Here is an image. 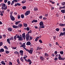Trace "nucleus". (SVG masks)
<instances>
[{"label":"nucleus","mask_w":65,"mask_h":65,"mask_svg":"<svg viewBox=\"0 0 65 65\" xmlns=\"http://www.w3.org/2000/svg\"><path fill=\"white\" fill-rule=\"evenodd\" d=\"M10 17L11 19L12 20V21H14V20H15V18H14V17L12 15H10Z\"/></svg>","instance_id":"nucleus-7"},{"label":"nucleus","mask_w":65,"mask_h":65,"mask_svg":"<svg viewBox=\"0 0 65 65\" xmlns=\"http://www.w3.org/2000/svg\"><path fill=\"white\" fill-rule=\"evenodd\" d=\"M17 2V0H14L13 1H12V3H11V5H13V4H14V2Z\"/></svg>","instance_id":"nucleus-9"},{"label":"nucleus","mask_w":65,"mask_h":65,"mask_svg":"<svg viewBox=\"0 0 65 65\" xmlns=\"http://www.w3.org/2000/svg\"><path fill=\"white\" fill-rule=\"evenodd\" d=\"M39 38V37H37L35 39V41H38V39Z\"/></svg>","instance_id":"nucleus-26"},{"label":"nucleus","mask_w":65,"mask_h":65,"mask_svg":"<svg viewBox=\"0 0 65 65\" xmlns=\"http://www.w3.org/2000/svg\"><path fill=\"white\" fill-rule=\"evenodd\" d=\"M18 19H20V15H18Z\"/></svg>","instance_id":"nucleus-56"},{"label":"nucleus","mask_w":65,"mask_h":65,"mask_svg":"<svg viewBox=\"0 0 65 65\" xmlns=\"http://www.w3.org/2000/svg\"><path fill=\"white\" fill-rule=\"evenodd\" d=\"M61 5H63V6H64L65 4V2H62L61 3Z\"/></svg>","instance_id":"nucleus-35"},{"label":"nucleus","mask_w":65,"mask_h":65,"mask_svg":"<svg viewBox=\"0 0 65 65\" xmlns=\"http://www.w3.org/2000/svg\"><path fill=\"white\" fill-rule=\"evenodd\" d=\"M34 10L35 11H37V10H38V9L36 8H34Z\"/></svg>","instance_id":"nucleus-36"},{"label":"nucleus","mask_w":65,"mask_h":65,"mask_svg":"<svg viewBox=\"0 0 65 65\" xmlns=\"http://www.w3.org/2000/svg\"><path fill=\"white\" fill-rule=\"evenodd\" d=\"M48 46L49 47H52V44H48Z\"/></svg>","instance_id":"nucleus-24"},{"label":"nucleus","mask_w":65,"mask_h":65,"mask_svg":"<svg viewBox=\"0 0 65 65\" xmlns=\"http://www.w3.org/2000/svg\"><path fill=\"white\" fill-rule=\"evenodd\" d=\"M26 8V7L25 6H23L22 7V9H25Z\"/></svg>","instance_id":"nucleus-42"},{"label":"nucleus","mask_w":65,"mask_h":65,"mask_svg":"<svg viewBox=\"0 0 65 65\" xmlns=\"http://www.w3.org/2000/svg\"><path fill=\"white\" fill-rule=\"evenodd\" d=\"M21 21H18L17 22H15V25H17L18 24H19V23H20V22H21Z\"/></svg>","instance_id":"nucleus-17"},{"label":"nucleus","mask_w":65,"mask_h":65,"mask_svg":"<svg viewBox=\"0 0 65 65\" xmlns=\"http://www.w3.org/2000/svg\"><path fill=\"white\" fill-rule=\"evenodd\" d=\"M44 55L45 56H46V57H49V55H48V54L46 53H45Z\"/></svg>","instance_id":"nucleus-31"},{"label":"nucleus","mask_w":65,"mask_h":65,"mask_svg":"<svg viewBox=\"0 0 65 65\" xmlns=\"http://www.w3.org/2000/svg\"><path fill=\"white\" fill-rule=\"evenodd\" d=\"M21 18H22V19L24 18V14H22L21 15Z\"/></svg>","instance_id":"nucleus-44"},{"label":"nucleus","mask_w":65,"mask_h":65,"mask_svg":"<svg viewBox=\"0 0 65 65\" xmlns=\"http://www.w3.org/2000/svg\"><path fill=\"white\" fill-rule=\"evenodd\" d=\"M31 42L30 41H28L27 42L26 44L27 45H31Z\"/></svg>","instance_id":"nucleus-11"},{"label":"nucleus","mask_w":65,"mask_h":65,"mask_svg":"<svg viewBox=\"0 0 65 65\" xmlns=\"http://www.w3.org/2000/svg\"><path fill=\"white\" fill-rule=\"evenodd\" d=\"M20 54L21 56H23V53H24V51L23 50H20Z\"/></svg>","instance_id":"nucleus-8"},{"label":"nucleus","mask_w":65,"mask_h":65,"mask_svg":"<svg viewBox=\"0 0 65 65\" xmlns=\"http://www.w3.org/2000/svg\"><path fill=\"white\" fill-rule=\"evenodd\" d=\"M29 27H27L26 28V30H27V31H29Z\"/></svg>","instance_id":"nucleus-53"},{"label":"nucleus","mask_w":65,"mask_h":65,"mask_svg":"<svg viewBox=\"0 0 65 65\" xmlns=\"http://www.w3.org/2000/svg\"><path fill=\"white\" fill-rule=\"evenodd\" d=\"M40 59H41V60L42 61H43V57H42V56H41L40 57Z\"/></svg>","instance_id":"nucleus-33"},{"label":"nucleus","mask_w":65,"mask_h":65,"mask_svg":"<svg viewBox=\"0 0 65 65\" xmlns=\"http://www.w3.org/2000/svg\"><path fill=\"white\" fill-rule=\"evenodd\" d=\"M1 63L2 65H5V63L4 62V61H2L1 62Z\"/></svg>","instance_id":"nucleus-19"},{"label":"nucleus","mask_w":65,"mask_h":65,"mask_svg":"<svg viewBox=\"0 0 65 65\" xmlns=\"http://www.w3.org/2000/svg\"><path fill=\"white\" fill-rule=\"evenodd\" d=\"M4 47L5 48L6 50H8V48H7V47L6 46H4Z\"/></svg>","instance_id":"nucleus-32"},{"label":"nucleus","mask_w":65,"mask_h":65,"mask_svg":"<svg viewBox=\"0 0 65 65\" xmlns=\"http://www.w3.org/2000/svg\"><path fill=\"white\" fill-rule=\"evenodd\" d=\"M6 54H9V52L7 51H6Z\"/></svg>","instance_id":"nucleus-48"},{"label":"nucleus","mask_w":65,"mask_h":65,"mask_svg":"<svg viewBox=\"0 0 65 65\" xmlns=\"http://www.w3.org/2000/svg\"><path fill=\"white\" fill-rule=\"evenodd\" d=\"M4 49L3 48H1L0 50V52H4Z\"/></svg>","instance_id":"nucleus-25"},{"label":"nucleus","mask_w":65,"mask_h":65,"mask_svg":"<svg viewBox=\"0 0 65 65\" xmlns=\"http://www.w3.org/2000/svg\"><path fill=\"white\" fill-rule=\"evenodd\" d=\"M23 24H24V26L25 27H28V25L27 24H25V23H24Z\"/></svg>","instance_id":"nucleus-27"},{"label":"nucleus","mask_w":65,"mask_h":65,"mask_svg":"<svg viewBox=\"0 0 65 65\" xmlns=\"http://www.w3.org/2000/svg\"><path fill=\"white\" fill-rule=\"evenodd\" d=\"M39 42H40V43H42V41L41 40H39Z\"/></svg>","instance_id":"nucleus-50"},{"label":"nucleus","mask_w":65,"mask_h":65,"mask_svg":"<svg viewBox=\"0 0 65 65\" xmlns=\"http://www.w3.org/2000/svg\"><path fill=\"white\" fill-rule=\"evenodd\" d=\"M17 38H19V39L18 40L19 41L21 40V41H22L23 40V38L22 37H21L19 36V35H18L16 34L15 36L14 37V39L15 40V39H17Z\"/></svg>","instance_id":"nucleus-1"},{"label":"nucleus","mask_w":65,"mask_h":65,"mask_svg":"<svg viewBox=\"0 0 65 65\" xmlns=\"http://www.w3.org/2000/svg\"><path fill=\"white\" fill-rule=\"evenodd\" d=\"M30 11H27L25 14V15L26 16L30 14Z\"/></svg>","instance_id":"nucleus-6"},{"label":"nucleus","mask_w":65,"mask_h":65,"mask_svg":"<svg viewBox=\"0 0 65 65\" xmlns=\"http://www.w3.org/2000/svg\"><path fill=\"white\" fill-rule=\"evenodd\" d=\"M12 12H10V14H11L10 15H12V14L13 13Z\"/></svg>","instance_id":"nucleus-62"},{"label":"nucleus","mask_w":65,"mask_h":65,"mask_svg":"<svg viewBox=\"0 0 65 65\" xmlns=\"http://www.w3.org/2000/svg\"><path fill=\"white\" fill-rule=\"evenodd\" d=\"M40 26H42L43 25V23L42 21L41 22L39 23Z\"/></svg>","instance_id":"nucleus-12"},{"label":"nucleus","mask_w":65,"mask_h":65,"mask_svg":"<svg viewBox=\"0 0 65 65\" xmlns=\"http://www.w3.org/2000/svg\"><path fill=\"white\" fill-rule=\"evenodd\" d=\"M8 5H9L10 4V1H8L7 2Z\"/></svg>","instance_id":"nucleus-40"},{"label":"nucleus","mask_w":65,"mask_h":65,"mask_svg":"<svg viewBox=\"0 0 65 65\" xmlns=\"http://www.w3.org/2000/svg\"><path fill=\"white\" fill-rule=\"evenodd\" d=\"M61 12L63 13H65V10H61Z\"/></svg>","instance_id":"nucleus-30"},{"label":"nucleus","mask_w":65,"mask_h":65,"mask_svg":"<svg viewBox=\"0 0 65 65\" xmlns=\"http://www.w3.org/2000/svg\"><path fill=\"white\" fill-rule=\"evenodd\" d=\"M60 54H61V55H63L64 53L63 52V51H60Z\"/></svg>","instance_id":"nucleus-37"},{"label":"nucleus","mask_w":65,"mask_h":65,"mask_svg":"<svg viewBox=\"0 0 65 65\" xmlns=\"http://www.w3.org/2000/svg\"><path fill=\"white\" fill-rule=\"evenodd\" d=\"M42 16H41L39 17V18L40 19H42Z\"/></svg>","instance_id":"nucleus-59"},{"label":"nucleus","mask_w":65,"mask_h":65,"mask_svg":"<svg viewBox=\"0 0 65 65\" xmlns=\"http://www.w3.org/2000/svg\"><path fill=\"white\" fill-rule=\"evenodd\" d=\"M20 60L21 61H22V62H24V59H23V57H22L20 58Z\"/></svg>","instance_id":"nucleus-38"},{"label":"nucleus","mask_w":65,"mask_h":65,"mask_svg":"<svg viewBox=\"0 0 65 65\" xmlns=\"http://www.w3.org/2000/svg\"><path fill=\"white\" fill-rule=\"evenodd\" d=\"M26 40H28L29 39V37H30V35H29V34H27L26 35Z\"/></svg>","instance_id":"nucleus-5"},{"label":"nucleus","mask_w":65,"mask_h":65,"mask_svg":"<svg viewBox=\"0 0 65 65\" xmlns=\"http://www.w3.org/2000/svg\"><path fill=\"white\" fill-rule=\"evenodd\" d=\"M62 57L61 56H59L58 57V59L59 60H61Z\"/></svg>","instance_id":"nucleus-47"},{"label":"nucleus","mask_w":65,"mask_h":65,"mask_svg":"<svg viewBox=\"0 0 65 65\" xmlns=\"http://www.w3.org/2000/svg\"><path fill=\"white\" fill-rule=\"evenodd\" d=\"M8 30L9 31H10V32H11V31H12V28L10 27L8 28Z\"/></svg>","instance_id":"nucleus-13"},{"label":"nucleus","mask_w":65,"mask_h":65,"mask_svg":"<svg viewBox=\"0 0 65 65\" xmlns=\"http://www.w3.org/2000/svg\"><path fill=\"white\" fill-rule=\"evenodd\" d=\"M22 45L23 47L24 48H25V47H26V45H25V43H23Z\"/></svg>","instance_id":"nucleus-21"},{"label":"nucleus","mask_w":65,"mask_h":65,"mask_svg":"<svg viewBox=\"0 0 65 65\" xmlns=\"http://www.w3.org/2000/svg\"><path fill=\"white\" fill-rule=\"evenodd\" d=\"M30 33H32V30H30L28 32V33L27 34H29Z\"/></svg>","instance_id":"nucleus-41"},{"label":"nucleus","mask_w":65,"mask_h":65,"mask_svg":"<svg viewBox=\"0 0 65 65\" xmlns=\"http://www.w3.org/2000/svg\"><path fill=\"white\" fill-rule=\"evenodd\" d=\"M4 11H2L1 12V13H4Z\"/></svg>","instance_id":"nucleus-63"},{"label":"nucleus","mask_w":65,"mask_h":65,"mask_svg":"<svg viewBox=\"0 0 65 65\" xmlns=\"http://www.w3.org/2000/svg\"><path fill=\"white\" fill-rule=\"evenodd\" d=\"M54 60L55 61L58 60V58L57 57H55L54 58Z\"/></svg>","instance_id":"nucleus-49"},{"label":"nucleus","mask_w":65,"mask_h":65,"mask_svg":"<svg viewBox=\"0 0 65 65\" xmlns=\"http://www.w3.org/2000/svg\"><path fill=\"white\" fill-rule=\"evenodd\" d=\"M7 41L8 43H9V44H10V40H9V39L8 38L7 40Z\"/></svg>","instance_id":"nucleus-22"},{"label":"nucleus","mask_w":65,"mask_h":65,"mask_svg":"<svg viewBox=\"0 0 65 65\" xmlns=\"http://www.w3.org/2000/svg\"><path fill=\"white\" fill-rule=\"evenodd\" d=\"M63 35H64V34L63 33L61 32L59 35V37H60V36H63Z\"/></svg>","instance_id":"nucleus-18"},{"label":"nucleus","mask_w":65,"mask_h":65,"mask_svg":"<svg viewBox=\"0 0 65 65\" xmlns=\"http://www.w3.org/2000/svg\"><path fill=\"white\" fill-rule=\"evenodd\" d=\"M63 31H65V28H63L62 30Z\"/></svg>","instance_id":"nucleus-64"},{"label":"nucleus","mask_w":65,"mask_h":65,"mask_svg":"<svg viewBox=\"0 0 65 65\" xmlns=\"http://www.w3.org/2000/svg\"><path fill=\"white\" fill-rule=\"evenodd\" d=\"M37 20H33L31 22V23H37Z\"/></svg>","instance_id":"nucleus-16"},{"label":"nucleus","mask_w":65,"mask_h":65,"mask_svg":"<svg viewBox=\"0 0 65 65\" xmlns=\"http://www.w3.org/2000/svg\"><path fill=\"white\" fill-rule=\"evenodd\" d=\"M42 48L41 47H40L38 46V47H37V50H38L39 51L40 50L42 49Z\"/></svg>","instance_id":"nucleus-14"},{"label":"nucleus","mask_w":65,"mask_h":65,"mask_svg":"<svg viewBox=\"0 0 65 65\" xmlns=\"http://www.w3.org/2000/svg\"><path fill=\"white\" fill-rule=\"evenodd\" d=\"M56 45H59V44H58V42H56Z\"/></svg>","instance_id":"nucleus-61"},{"label":"nucleus","mask_w":65,"mask_h":65,"mask_svg":"<svg viewBox=\"0 0 65 65\" xmlns=\"http://www.w3.org/2000/svg\"><path fill=\"white\" fill-rule=\"evenodd\" d=\"M18 26H19L20 28H21V27L23 26V25H22V24H19L18 25Z\"/></svg>","instance_id":"nucleus-28"},{"label":"nucleus","mask_w":65,"mask_h":65,"mask_svg":"<svg viewBox=\"0 0 65 65\" xmlns=\"http://www.w3.org/2000/svg\"><path fill=\"white\" fill-rule=\"evenodd\" d=\"M26 51H27V52H29V50L27 49H26V48H23Z\"/></svg>","instance_id":"nucleus-34"},{"label":"nucleus","mask_w":65,"mask_h":65,"mask_svg":"<svg viewBox=\"0 0 65 65\" xmlns=\"http://www.w3.org/2000/svg\"><path fill=\"white\" fill-rule=\"evenodd\" d=\"M17 62L18 64H20V61H19V59H18L17 60Z\"/></svg>","instance_id":"nucleus-51"},{"label":"nucleus","mask_w":65,"mask_h":65,"mask_svg":"<svg viewBox=\"0 0 65 65\" xmlns=\"http://www.w3.org/2000/svg\"><path fill=\"white\" fill-rule=\"evenodd\" d=\"M8 0H4V1L5 3H6L7 2Z\"/></svg>","instance_id":"nucleus-55"},{"label":"nucleus","mask_w":65,"mask_h":65,"mask_svg":"<svg viewBox=\"0 0 65 65\" xmlns=\"http://www.w3.org/2000/svg\"><path fill=\"white\" fill-rule=\"evenodd\" d=\"M9 39L10 40H13V37H12L9 38Z\"/></svg>","instance_id":"nucleus-39"},{"label":"nucleus","mask_w":65,"mask_h":65,"mask_svg":"<svg viewBox=\"0 0 65 65\" xmlns=\"http://www.w3.org/2000/svg\"><path fill=\"white\" fill-rule=\"evenodd\" d=\"M26 1H23L22 2V3L23 4H24V3H26Z\"/></svg>","instance_id":"nucleus-46"},{"label":"nucleus","mask_w":65,"mask_h":65,"mask_svg":"<svg viewBox=\"0 0 65 65\" xmlns=\"http://www.w3.org/2000/svg\"><path fill=\"white\" fill-rule=\"evenodd\" d=\"M18 6H21V4L20 3H17Z\"/></svg>","instance_id":"nucleus-60"},{"label":"nucleus","mask_w":65,"mask_h":65,"mask_svg":"<svg viewBox=\"0 0 65 65\" xmlns=\"http://www.w3.org/2000/svg\"><path fill=\"white\" fill-rule=\"evenodd\" d=\"M25 56H24L23 57V58L24 59H25V61H26V60H27L26 59V58H27V55L25 56Z\"/></svg>","instance_id":"nucleus-23"},{"label":"nucleus","mask_w":65,"mask_h":65,"mask_svg":"<svg viewBox=\"0 0 65 65\" xmlns=\"http://www.w3.org/2000/svg\"><path fill=\"white\" fill-rule=\"evenodd\" d=\"M7 8V7L6 6L5 4H3L2 5V9L3 10H6Z\"/></svg>","instance_id":"nucleus-2"},{"label":"nucleus","mask_w":65,"mask_h":65,"mask_svg":"<svg viewBox=\"0 0 65 65\" xmlns=\"http://www.w3.org/2000/svg\"><path fill=\"white\" fill-rule=\"evenodd\" d=\"M59 26L60 27H63L64 26V24L62 23H60L59 24Z\"/></svg>","instance_id":"nucleus-20"},{"label":"nucleus","mask_w":65,"mask_h":65,"mask_svg":"<svg viewBox=\"0 0 65 65\" xmlns=\"http://www.w3.org/2000/svg\"><path fill=\"white\" fill-rule=\"evenodd\" d=\"M30 40H32V37L31 36H30L29 37Z\"/></svg>","instance_id":"nucleus-58"},{"label":"nucleus","mask_w":65,"mask_h":65,"mask_svg":"<svg viewBox=\"0 0 65 65\" xmlns=\"http://www.w3.org/2000/svg\"><path fill=\"white\" fill-rule=\"evenodd\" d=\"M65 60V57L62 58L61 60Z\"/></svg>","instance_id":"nucleus-52"},{"label":"nucleus","mask_w":65,"mask_h":65,"mask_svg":"<svg viewBox=\"0 0 65 65\" xmlns=\"http://www.w3.org/2000/svg\"><path fill=\"white\" fill-rule=\"evenodd\" d=\"M22 37L24 38V39H25L26 38V36H25V33H24L22 35Z\"/></svg>","instance_id":"nucleus-10"},{"label":"nucleus","mask_w":65,"mask_h":65,"mask_svg":"<svg viewBox=\"0 0 65 65\" xmlns=\"http://www.w3.org/2000/svg\"><path fill=\"white\" fill-rule=\"evenodd\" d=\"M59 30H60V29L59 28H57L56 29V31H59Z\"/></svg>","instance_id":"nucleus-45"},{"label":"nucleus","mask_w":65,"mask_h":65,"mask_svg":"<svg viewBox=\"0 0 65 65\" xmlns=\"http://www.w3.org/2000/svg\"><path fill=\"white\" fill-rule=\"evenodd\" d=\"M3 45V42H0V47L1 46Z\"/></svg>","instance_id":"nucleus-43"},{"label":"nucleus","mask_w":65,"mask_h":65,"mask_svg":"<svg viewBox=\"0 0 65 65\" xmlns=\"http://www.w3.org/2000/svg\"><path fill=\"white\" fill-rule=\"evenodd\" d=\"M33 48H30V50H29V54H32L33 53Z\"/></svg>","instance_id":"nucleus-3"},{"label":"nucleus","mask_w":65,"mask_h":65,"mask_svg":"<svg viewBox=\"0 0 65 65\" xmlns=\"http://www.w3.org/2000/svg\"><path fill=\"white\" fill-rule=\"evenodd\" d=\"M13 28L16 29L18 28V26L15 25H13Z\"/></svg>","instance_id":"nucleus-15"},{"label":"nucleus","mask_w":65,"mask_h":65,"mask_svg":"<svg viewBox=\"0 0 65 65\" xmlns=\"http://www.w3.org/2000/svg\"><path fill=\"white\" fill-rule=\"evenodd\" d=\"M40 27H41L42 28H44V26L43 25L42 26H40Z\"/></svg>","instance_id":"nucleus-57"},{"label":"nucleus","mask_w":65,"mask_h":65,"mask_svg":"<svg viewBox=\"0 0 65 65\" xmlns=\"http://www.w3.org/2000/svg\"><path fill=\"white\" fill-rule=\"evenodd\" d=\"M15 54H17V55H19V53L17 51H15L14 53Z\"/></svg>","instance_id":"nucleus-29"},{"label":"nucleus","mask_w":65,"mask_h":65,"mask_svg":"<svg viewBox=\"0 0 65 65\" xmlns=\"http://www.w3.org/2000/svg\"><path fill=\"white\" fill-rule=\"evenodd\" d=\"M43 20H46V18L45 17H43Z\"/></svg>","instance_id":"nucleus-54"},{"label":"nucleus","mask_w":65,"mask_h":65,"mask_svg":"<svg viewBox=\"0 0 65 65\" xmlns=\"http://www.w3.org/2000/svg\"><path fill=\"white\" fill-rule=\"evenodd\" d=\"M25 60H26V62H28L29 63V65H31V63H32V61L30 59H28V60L25 59Z\"/></svg>","instance_id":"nucleus-4"}]
</instances>
